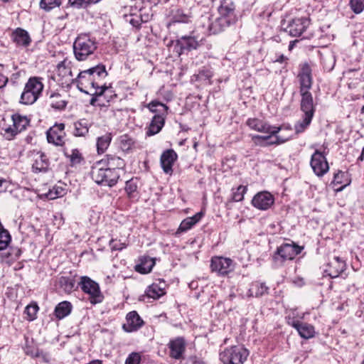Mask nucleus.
<instances>
[{
    "label": "nucleus",
    "mask_w": 364,
    "mask_h": 364,
    "mask_svg": "<svg viewBox=\"0 0 364 364\" xmlns=\"http://www.w3.org/2000/svg\"><path fill=\"white\" fill-rule=\"evenodd\" d=\"M349 5L351 9L355 14L361 13L364 9V4L363 0H350Z\"/></svg>",
    "instance_id": "obj_49"
},
{
    "label": "nucleus",
    "mask_w": 364,
    "mask_h": 364,
    "mask_svg": "<svg viewBox=\"0 0 364 364\" xmlns=\"http://www.w3.org/2000/svg\"><path fill=\"white\" fill-rule=\"evenodd\" d=\"M11 237L8 230L4 228L0 222V251L5 250L9 245Z\"/></svg>",
    "instance_id": "obj_39"
},
{
    "label": "nucleus",
    "mask_w": 364,
    "mask_h": 364,
    "mask_svg": "<svg viewBox=\"0 0 364 364\" xmlns=\"http://www.w3.org/2000/svg\"><path fill=\"white\" fill-rule=\"evenodd\" d=\"M200 21L203 28L209 34H217L223 31L226 28L232 25L230 20H227L225 17H216L213 19L210 15L201 16Z\"/></svg>",
    "instance_id": "obj_6"
},
{
    "label": "nucleus",
    "mask_w": 364,
    "mask_h": 364,
    "mask_svg": "<svg viewBox=\"0 0 364 364\" xmlns=\"http://www.w3.org/2000/svg\"><path fill=\"white\" fill-rule=\"evenodd\" d=\"M301 96V109L304 114L314 116L315 107L312 95L310 92H300Z\"/></svg>",
    "instance_id": "obj_23"
},
{
    "label": "nucleus",
    "mask_w": 364,
    "mask_h": 364,
    "mask_svg": "<svg viewBox=\"0 0 364 364\" xmlns=\"http://www.w3.org/2000/svg\"><path fill=\"white\" fill-rule=\"evenodd\" d=\"M104 161L105 162V167L118 171V173H119V170L122 169L125 165L122 159L114 155H107L106 161Z\"/></svg>",
    "instance_id": "obj_29"
},
{
    "label": "nucleus",
    "mask_w": 364,
    "mask_h": 364,
    "mask_svg": "<svg viewBox=\"0 0 364 364\" xmlns=\"http://www.w3.org/2000/svg\"><path fill=\"white\" fill-rule=\"evenodd\" d=\"M112 138L111 133H106L105 135L97 138V150L98 154H102L107 149L111 143Z\"/></svg>",
    "instance_id": "obj_34"
},
{
    "label": "nucleus",
    "mask_w": 364,
    "mask_h": 364,
    "mask_svg": "<svg viewBox=\"0 0 364 364\" xmlns=\"http://www.w3.org/2000/svg\"><path fill=\"white\" fill-rule=\"evenodd\" d=\"M25 352L27 355H29L33 358H39L41 355V354H43L42 350H40L38 348H31L30 347H26L25 349Z\"/></svg>",
    "instance_id": "obj_57"
},
{
    "label": "nucleus",
    "mask_w": 364,
    "mask_h": 364,
    "mask_svg": "<svg viewBox=\"0 0 364 364\" xmlns=\"http://www.w3.org/2000/svg\"><path fill=\"white\" fill-rule=\"evenodd\" d=\"M165 118L162 114H155L147 129L146 136H151L158 134L163 128Z\"/></svg>",
    "instance_id": "obj_24"
},
{
    "label": "nucleus",
    "mask_w": 364,
    "mask_h": 364,
    "mask_svg": "<svg viewBox=\"0 0 364 364\" xmlns=\"http://www.w3.org/2000/svg\"><path fill=\"white\" fill-rule=\"evenodd\" d=\"M84 74L88 75V81L97 95H102L105 92H112L105 85H99L97 80L105 78L107 75L105 67L103 65H98L95 67L87 69Z\"/></svg>",
    "instance_id": "obj_5"
},
{
    "label": "nucleus",
    "mask_w": 364,
    "mask_h": 364,
    "mask_svg": "<svg viewBox=\"0 0 364 364\" xmlns=\"http://www.w3.org/2000/svg\"><path fill=\"white\" fill-rule=\"evenodd\" d=\"M314 116L304 114L303 119L300 122H298L295 124V132L296 133H301L303 132L311 124Z\"/></svg>",
    "instance_id": "obj_41"
},
{
    "label": "nucleus",
    "mask_w": 364,
    "mask_h": 364,
    "mask_svg": "<svg viewBox=\"0 0 364 364\" xmlns=\"http://www.w3.org/2000/svg\"><path fill=\"white\" fill-rule=\"evenodd\" d=\"M13 125L16 129L21 132L26 129L28 126L30 120L25 116H21L18 114H14L12 115Z\"/></svg>",
    "instance_id": "obj_35"
},
{
    "label": "nucleus",
    "mask_w": 364,
    "mask_h": 364,
    "mask_svg": "<svg viewBox=\"0 0 364 364\" xmlns=\"http://www.w3.org/2000/svg\"><path fill=\"white\" fill-rule=\"evenodd\" d=\"M58 72L59 73V75H63V77L65 78V83L68 84L70 82H75V79L73 77V73L71 70L69 68H66L65 66L64 62H60L58 65Z\"/></svg>",
    "instance_id": "obj_38"
},
{
    "label": "nucleus",
    "mask_w": 364,
    "mask_h": 364,
    "mask_svg": "<svg viewBox=\"0 0 364 364\" xmlns=\"http://www.w3.org/2000/svg\"><path fill=\"white\" fill-rule=\"evenodd\" d=\"M101 0H69V4L75 8H85L92 4H97Z\"/></svg>",
    "instance_id": "obj_47"
},
{
    "label": "nucleus",
    "mask_w": 364,
    "mask_h": 364,
    "mask_svg": "<svg viewBox=\"0 0 364 364\" xmlns=\"http://www.w3.org/2000/svg\"><path fill=\"white\" fill-rule=\"evenodd\" d=\"M158 107H161L163 109L164 112H166L168 110V107L163 103L156 102V101H152L149 104V109L152 112H157L156 108Z\"/></svg>",
    "instance_id": "obj_54"
},
{
    "label": "nucleus",
    "mask_w": 364,
    "mask_h": 364,
    "mask_svg": "<svg viewBox=\"0 0 364 364\" xmlns=\"http://www.w3.org/2000/svg\"><path fill=\"white\" fill-rule=\"evenodd\" d=\"M203 215L204 213L203 211H200L192 217L186 218L181 223L178 230L181 232H186L191 229L202 219Z\"/></svg>",
    "instance_id": "obj_27"
},
{
    "label": "nucleus",
    "mask_w": 364,
    "mask_h": 364,
    "mask_svg": "<svg viewBox=\"0 0 364 364\" xmlns=\"http://www.w3.org/2000/svg\"><path fill=\"white\" fill-rule=\"evenodd\" d=\"M34 162L32 165L33 171L35 173L46 172L48 171L50 161L47 156L41 151H33L32 153Z\"/></svg>",
    "instance_id": "obj_21"
},
{
    "label": "nucleus",
    "mask_w": 364,
    "mask_h": 364,
    "mask_svg": "<svg viewBox=\"0 0 364 364\" xmlns=\"http://www.w3.org/2000/svg\"><path fill=\"white\" fill-rule=\"evenodd\" d=\"M204 41V38L192 31L189 35L182 36L176 41V47L179 48V55L198 49Z\"/></svg>",
    "instance_id": "obj_8"
},
{
    "label": "nucleus",
    "mask_w": 364,
    "mask_h": 364,
    "mask_svg": "<svg viewBox=\"0 0 364 364\" xmlns=\"http://www.w3.org/2000/svg\"><path fill=\"white\" fill-rule=\"evenodd\" d=\"M249 355L247 349L242 346L226 348L220 353L223 364H243Z\"/></svg>",
    "instance_id": "obj_4"
},
{
    "label": "nucleus",
    "mask_w": 364,
    "mask_h": 364,
    "mask_svg": "<svg viewBox=\"0 0 364 364\" xmlns=\"http://www.w3.org/2000/svg\"><path fill=\"white\" fill-rule=\"evenodd\" d=\"M232 200L235 202H240L244 199V195L247 191V187L244 186H239L236 190L232 189Z\"/></svg>",
    "instance_id": "obj_46"
},
{
    "label": "nucleus",
    "mask_w": 364,
    "mask_h": 364,
    "mask_svg": "<svg viewBox=\"0 0 364 364\" xmlns=\"http://www.w3.org/2000/svg\"><path fill=\"white\" fill-rule=\"evenodd\" d=\"M105 165L104 160L96 163L92 168V178L97 184L112 187L117 183L120 174Z\"/></svg>",
    "instance_id": "obj_1"
},
{
    "label": "nucleus",
    "mask_w": 364,
    "mask_h": 364,
    "mask_svg": "<svg viewBox=\"0 0 364 364\" xmlns=\"http://www.w3.org/2000/svg\"><path fill=\"white\" fill-rule=\"evenodd\" d=\"M301 250L302 247L295 243H284L277 247L273 258L274 261H279L280 262L291 260L300 254Z\"/></svg>",
    "instance_id": "obj_12"
},
{
    "label": "nucleus",
    "mask_w": 364,
    "mask_h": 364,
    "mask_svg": "<svg viewBox=\"0 0 364 364\" xmlns=\"http://www.w3.org/2000/svg\"><path fill=\"white\" fill-rule=\"evenodd\" d=\"M137 187V179L132 178L126 182L125 191L129 198L135 197Z\"/></svg>",
    "instance_id": "obj_44"
},
{
    "label": "nucleus",
    "mask_w": 364,
    "mask_h": 364,
    "mask_svg": "<svg viewBox=\"0 0 364 364\" xmlns=\"http://www.w3.org/2000/svg\"><path fill=\"white\" fill-rule=\"evenodd\" d=\"M0 67H4L3 64L0 63ZM9 82V78L0 73V89L4 87Z\"/></svg>",
    "instance_id": "obj_60"
},
{
    "label": "nucleus",
    "mask_w": 364,
    "mask_h": 364,
    "mask_svg": "<svg viewBox=\"0 0 364 364\" xmlns=\"http://www.w3.org/2000/svg\"><path fill=\"white\" fill-rule=\"evenodd\" d=\"M65 156L69 159L72 166L79 164L82 160V155L77 149H73L70 154L65 152Z\"/></svg>",
    "instance_id": "obj_43"
},
{
    "label": "nucleus",
    "mask_w": 364,
    "mask_h": 364,
    "mask_svg": "<svg viewBox=\"0 0 364 364\" xmlns=\"http://www.w3.org/2000/svg\"><path fill=\"white\" fill-rule=\"evenodd\" d=\"M39 358H42L46 362H48V355L43 352V354Z\"/></svg>",
    "instance_id": "obj_64"
},
{
    "label": "nucleus",
    "mask_w": 364,
    "mask_h": 364,
    "mask_svg": "<svg viewBox=\"0 0 364 364\" xmlns=\"http://www.w3.org/2000/svg\"><path fill=\"white\" fill-rule=\"evenodd\" d=\"M59 282L65 291H71L75 287L74 280L67 277H61Z\"/></svg>",
    "instance_id": "obj_48"
},
{
    "label": "nucleus",
    "mask_w": 364,
    "mask_h": 364,
    "mask_svg": "<svg viewBox=\"0 0 364 364\" xmlns=\"http://www.w3.org/2000/svg\"><path fill=\"white\" fill-rule=\"evenodd\" d=\"M18 133H19V132L16 129V128L14 125H13V127H9L4 129V136L9 140L11 139Z\"/></svg>",
    "instance_id": "obj_56"
},
{
    "label": "nucleus",
    "mask_w": 364,
    "mask_h": 364,
    "mask_svg": "<svg viewBox=\"0 0 364 364\" xmlns=\"http://www.w3.org/2000/svg\"><path fill=\"white\" fill-rule=\"evenodd\" d=\"M274 201V197L270 193L263 191L258 193L253 197L252 204L259 210H265L272 205Z\"/></svg>",
    "instance_id": "obj_16"
},
{
    "label": "nucleus",
    "mask_w": 364,
    "mask_h": 364,
    "mask_svg": "<svg viewBox=\"0 0 364 364\" xmlns=\"http://www.w3.org/2000/svg\"><path fill=\"white\" fill-rule=\"evenodd\" d=\"M186 346V341L183 337H177L171 340L168 343L170 357L176 360L181 359L185 353Z\"/></svg>",
    "instance_id": "obj_15"
},
{
    "label": "nucleus",
    "mask_w": 364,
    "mask_h": 364,
    "mask_svg": "<svg viewBox=\"0 0 364 364\" xmlns=\"http://www.w3.org/2000/svg\"><path fill=\"white\" fill-rule=\"evenodd\" d=\"M146 294L149 298L156 299L164 295V289L159 288L157 284H153L148 287L146 291Z\"/></svg>",
    "instance_id": "obj_40"
},
{
    "label": "nucleus",
    "mask_w": 364,
    "mask_h": 364,
    "mask_svg": "<svg viewBox=\"0 0 364 364\" xmlns=\"http://www.w3.org/2000/svg\"><path fill=\"white\" fill-rule=\"evenodd\" d=\"M300 83V92H309L312 86L311 69L308 63H304L298 75Z\"/></svg>",
    "instance_id": "obj_17"
},
{
    "label": "nucleus",
    "mask_w": 364,
    "mask_h": 364,
    "mask_svg": "<svg viewBox=\"0 0 364 364\" xmlns=\"http://www.w3.org/2000/svg\"><path fill=\"white\" fill-rule=\"evenodd\" d=\"M235 6L232 0H221L218 8L220 16L230 20V23H235L237 17L235 14Z\"/></svg>",
    "instance_id": "obj_22"
},
{
    "label": "nucleus",
    "mask_w": 364,
    "mask_h": 364,
    "mask_svg": "<svg viewBox=\"0 0 364 364\" xmlns=\"http://www.w3.org/2000/svg\"><path fill=\"white\" fill-rule=\"evenodd\" d=\"M87 71V70H85L78 73L75 78V82L77 83V86H79V85H83L85 82L90 83L88 81V75L84 74V73H86Z\"/></svg>",
    "instance_id": "obj_55"
},
{
    "label": "nucleus",
    "mask_w": 364,
    "mask_h": 364,
    "mask_svg": "<svg viewBox=\"0 0 364 364\" xmlns=\"http://www.w3.org/2000/svg\"><path fill=\"white\" fill-rule=\"evenodd\" d=\"M74 135L76 136H84L89 131L90 123L85 119H82L74 123Z\"/></svg>",
    "instance_id": "obj_33"
},
{
    "label": "nucleus",
    "mask_w": 364,
    "mask_h": 364,
    "mask_svg": "<svg viewBox=\"0 0 364 364\" xmlns=\"http://www.w3.org/2000/svg\"><path fill=\"white\" fill-rule=\"evenodd\" d=\"M73 306L70 302L64 301L60 302L55 308L54 314L60 320L68 316L72 311Z\"/></svg>",
    "instance_id": "obj_28"
},
{
    "label": "nucleus",
    "mask_w": 364,
    "mask_h": 364,
    "mask_svg": "<svg viewBox=\"0 0 364 364\" xmlns=\"http://www.w3.org/2000/svg\"><path fill=\"white\" fill-rule=\"evenodd\" d=\"M119 144L120 149L123 151L128 152L133 148V146H134L135 141L129 135L124 134V135H122L119 138Z\"/></svg>",
    "instance_id": "obj_36"
},
{
    "label": "nucleus",
    "mask_w": 364,
    "mask_h": 364,
    "mask_svg": "<svg viewBox=\"0 0 364 364\" xmlns=\"http://www.w3.org/2000/svg\"><path fill=\"white\" fill-rule=\"evenodd\" d=\"M126 321L127 323L123 324L122 328L128 333L136 331L144 325L143 320L136 311L128 313L126 316Z\"/></svg>",
    "instance_id": "obj_18"
},
{
    "label": "nucleus",
    "mask_w": 364,
    "mask_h": 364,
    "mask_svg": "<svg viewBox=\"0 0 364 364\" xmlns=\"http://www.w3.org/2000/svg\"><path fill=\"white\" fill-rule=\"evenodd\" d=\"M213 72L208 69H203L199 72L200 78L203 79V80H210V78L213 77Z\"/></svg>",
    "instance_id": "obj_58"
},
{
    "label": "nucleus",
    "mask_w": 364,
    "mask_h": 364,
    "mask_svg": "<svg viewBox=\"0 0 364 364\" xmlns=\"http://www.w3.org/2000/svg\"><path fill=\"white\" fill-rule=\"evenodd\" d=\"M96 49V42L87 34L79 35L73 43L74 55L79 61L85 60Z\"/></svg>",
    "instance_id": "obj_2"
},
{
    "label": "nucleus",
    "mask_w": 364,
    "mask_h": 364,
    "mask_svg": "<svg viewBox=\"0 0 364 364\" xmlns=\"http://www.w3.org/2000/svg\"><path fill=\"white\" fill-rule=\"evenodd\" d=\"M107 94H108V92H105V93L102 94V95H97L95 92L93 95H95V97H92V99L90 100V105H95L96 102L100 101L102 103H99L98 105H100V106L104 105L102 98L104 97Z\"/></svg>",
    "instance_id": "obj_59"
},
{
    "label": "nucleus",
    "mask_w": 364,
    "mask_h": 364,
    "mask_svg": "<svg viewBox=\"0 0 364 364\" xmlns=\"http://www.w3.org/2000/svg\"><path fill=\"white\" fill-rule=\"evenodd\" d=\"M235 266L236 263L229 257L214 256L210 260L211 272L220 277L228 275L235 270Z\"/></svg>",
    "instance_id": "obj_10"
},
{
    "label": "nucleus",
    "mask_w": 364,
    "mask_h": 364,
    "mask_svg": "<svg viewBox=\"0 0 364 364\" xmlns=\"http://www.w3.org/2000/svg\"><path fill=\"white\" fill-rule=\"evenodd\" d=\"M178 156L173 149H167L164 151L160 158V163L164 172L171 175L173 173L172 166L176 161Z\"/></svg>",
    "instance_id": "obj_20"
},
{
    "label": "nucleus",
    "mask_w": 364,
    "mask_h": 364,
    "mask_svg": "<svg viewBox=\"0 0 364 364\" xmlns=\"http://www.w3.org/2000/svg\"><path fill=\"white\" fill-rule=\"evenodd\" d=\"M287 323L295 328L299 335L304 338L309 339L314 336L315 335V329L314 327L307 323L301 322L297 319H296L295 312H292V315L289 314L286 316Z\"/></svg>",
    "instance_id": "obj_11"
},
{
    "label": "nucleus",
    "mask_w": 364,
    "mask_h": 364,
    "mask_svg": "<svg viewBox=\"0 0 364 364\" xmlns=\"http://www.w3.org/2000/svg\"><path fill=\"white\" fill-rule=\"evenodd\" d=\"M268 289L264 283L255 282L250 286L247 296L259 297L267 294Z\"/></svg>",
    "instance_id": "obj_31"
},
{
    "label": "nucleus",
    "mask_w": 364,
    "mask_h": 364,
    "mask_svg": "<svg viewBox=\"0 0 364 364\" xmlns=\"http://www.w3.org/2000/svg\"><path fill=\"white\" fill-rule=\"evenodd\" d=\"M78 285L83 292L89 294V300L91 304H96L102 301L103 296L99 284L89 277H81Z\"/></svg>",
    "instance_id": "obj_9"
},
{
    "label": "nucleus",
    "mask_w": 364,
    "mask_h": 364,
    "mask_svg": "<svg viewBox=\"0 0 364 364\" xmlns=\"http://www.w3.org/2000/svg\"><path fill=\"white\" fill-rule=\"evenodd\" d=\"M13 41L18 46L26 47L31 43V38L28 33L21 28H16L12 33Z\"/></svg>",
    "instance_id": "obj_26"
},
{
    "label": "nucleus",
    "mask_w": 364,
    "mask_h": 364,
    "mask_svg": "<svg viewBox=\"0 0 364 364\" xmlns=\"http://www.w3.org/2000/svg\"><path fill=\"white\" fill-rule=\"evenodd\" d=\"M43 84L38 77H30L21 93L20 102L23 105L33 104L41 95Z\"/></svg>",
    "instance_id": "obj_3"
},
{
    "label": "nucleus",
    "mask_w": 364,
    "mask_h": 364,
    "mask_svg": "<svg viewBox=\"0 0 364 364\" xmlns=\"http://www.w3.org/2000/svg\"><path fill=\"white\" fill-rule=\"evenodd\" d=\"M247 125L250 129H254L255 131L262 133L270 134V135L268 136L255 135L252 136V139L255 141H266L272 138V135H276L281 129L280 127H272L267 122L256 118L248 119L247 121Z\"/></svg>",
    "instance_id": "obj_7"
},
{
    "label": "nucleus",
    "mask_w": 364,
    "mask_h": 364,
    "mask_svg": "<svg viewBox=\"0 0 364 364\" xmlns=\"http://www.w3.org/2000/svg\"><path fill=\"white\" fill-rule=\"evenodd\" d=\"M345 262L338 257H335L333 260L330 262L328 269H326V271L328 272V275L331 278H336L345 270Z\"/></svg>",
    "instance_id": "obj_25"
},
{
    "label": "nucleus",
    "mask_w": 364,
    "mask_h": 364,
    "mask_svg": "<svg viewBox=\"0 0 364 364\" xmlns=\"http://www.w3.org/2000/svg\"><path fill=\"white\" fill-rule=\"evenodd\" d=\"M186 364H205L202 360L197 357H191L188 358Z\"/></svg>",
    "instance_id": "obj_61"
},
{
    "label": "nucleus",
    "mask_w": 364,
    "mask_h": 364,
    "mask_svg": "<svg viewBox=\"0 0 364 364\" xmlns=\"http://www.w3.org/2000/svg\"><path fill=\"white\" fill-rule=\"evenodd\" d=\"M109 246L112 250H122L126 247L127 244L126 242H122L120 240L112 239L109 242Z\"/></svg>",
    "instance_id": "obj_53"
},
{
    "label": "nucleus",
    "mask_w": 364,
    "mask_h": 364,
    "mask_svg": "<svg viewBox=\"0 0 364 364\" xmlns=\"http://www.w3.org/2000/svg\"><path fill=\"white\" fill-rule=\"evenodd\" d=\"M287 141V139H282L279 136H276L275 141H269L268 144H282Z\"/></svg>",
    "instance_id": "obj_63"
},
{
    "label": "nucleus",
    "mask_w": 364,
    "mask_h": 364,
    "mask_svg": "<svg viewBox=\"0 0 364 364\" xmlns=\"http://www.w3.org/2000/svg\"><path fill=\"white\" fill-rule=\"evenodd\" d=\"M39 308L36 303L28 305L24 311L28 321H33L36 318V314Z\"/></svg>",
    "instance_id": "obj_45"
},
{
    "label": "nucleus",
    "mask_w": 364,
    "mask_h": 364,
    "mask_svg": "<svg viewBox=\"0 0 364 364\" xmlns=\"http://www.w3.org/2000/svg\"><path fill=\"white\" fill-rule=\"evenodd\" d=\"M50 106L56 109H63L67 105V102L60 99V95L58 92H53L50 95Z\"/></svg>",
    "instance_id": "obj_37"
},
{
    "label": "nucleus",
    "mask_w": 364,
    "mask_h": 364,
    "mask_svg": "<svg viewBox=\"0 0 364 364\" xmlns=\"http://www.w3.org/2000/svg\"><path fill=\"white\" fill-rule=\"evenodd\" d=\"M155 264V261L149 257H144L139 264L135 266V270L141 274L149 273Z\"/></svg>",
    "instance_id": "obj_30"
},
{
    "label": "nucleus",
    "mask_w": 364,
    "mask_h": 364,
    "mask_svg": "<svg viewBox=\"0 0 364 364\" xmlns=\"http://www.w3.org/2000/svg\"><path fill=\"white\" fill-rule=\"evenodd\" d=\"M63 188H62L61 187H53V189L49 191L47 196L49 198V199H55L56 198L63 196Z\"/></svg>",
    "instance_id": "obj_52"
},
{
    "label": "nucleus",
    "mask_w": 364,
    "mask_h": 364,
    "mask_svg": "<svg viewBox=\"0 0 364 364\" xmlns=\"http://www.w3.org/2000/svg\"><path fill=\"white\" fill-rule=\"evenodd\" d=\"M141 355L139 353L133 352L130 353L125 360V364H139Z\"/></svg>",
    "instance_id": "obj_51"
},
{
    "label": "nucleus",
    "mask_w": 364,
    "mask_h": 364,
    "mask_svg": "<svg viewBox=\"0 0 364 364\" xmlns=\"http://www.w3.org/2000/svg\"><path fill=\"white\" fill-rule=\"evenodd\" d=\"M190 18L191 16L184 13L182 10H178L173 16L174 21L180 23H188Z\"/></svg>",
    "instance_id": "obj_50"
},
{
    "label": "nucleus",
    "mask_w": 364,
    "mask_h": 364,
    "mask_svg": "<svg viewBox=\"0 0 364 364\" xmlns=\"http://www.w3.org/2000/svg\"><path fill=\"white\" fill-rule=\"evenodd\" d=\"M309 21L306 18H297L293 19L287 26V31L293 37L301 36L309 26Z\"/></svg>",
    "instance_id": "obj_19"
},
{
    "label": "nucleus",
    "mask_w": 364,
    "mask_h": 364,
    "mask_svg": "<svg viewBox=\"0 0 364 364\" xmlns=\"http://www.w3.org/2000/svg\"><path fill=\"white\" fill-rule=\"evenodd\" d=\"M310 164L318 176H323L329 169L326 157L318 150L312 154Z\"/></svg>",
    "instance_id": "obj_13"
},
{
    "label": "nucleus",
    "mask_w": 364,
    "mask_h": 364,
    "mask_svg": "<svg viewBox=\"0 0 364 364\" xmlns=\"http://www.w3.org/2000/svg\"><path fill=\"white\" fill-rule=\"evenodd\" d=\"M62 4V0H41L40 7L49 11L54 8L59 7Z\"/></svg>",
    "instance_id": "obj_42"
},
{
    "label": "nucleus",
    "mask_w": 364,
    "mask_h": 364,
    "mask_svg": "<svg viewBox=\"0 0 364 364\" xmlns=\"http://www.w3.org/2000/svg\"><path fill=\"white\" fill-rule=\"evenodd\" d=\"M64 129L65 124L63 123L55 124L50 127L46 132L48 142L55 146H62L65 135Z\"/></svg>",
    "instance_id": "obj_14"
},
{
    "label": "nucleus",
    "mask_w": 364,
    "mask_h": 364,
    "mask_svg": "<svg viewBox=\"0 0 364 364\" xmlns=\"http://www.w3.org/2000/svg\"><path fill=\"white\" fill-rule=\"evenodd\" d=\"M287 60H288L287 57H286L283 54H280L274 60V62L279 63H287Z\"/></svg>",
    "instance_id": "obj_62"
},
{
    "label": "nucleus",
    "mask_w": 364,
    "mask_h": 364,
    "mask_svg": "<svg viewBox=\"0 0 364 364\" xmlns=\"http://www.w3.org/2000/svg\"><path fill=\"white\" fill-rule=\"evenodd\" d=\"M350 174L346 171H339L334 175L333 183L341 185L340 188H337L338 191H341L345 187L350 185Z\"/></svg>",
    "instance_id": "obj_32"
}]
</instances>
